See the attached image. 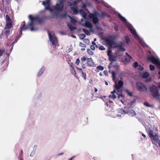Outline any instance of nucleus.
I'll list each match as a JSON object with an SVG mask.
<instances>
[{
    "label": "nucleus",
    "instance_id": "nucleus-15",
    "mask_svg": "<svg viewBox=\"0 0 160 160\" xmlns=\"http://www.w3.org/2000/svg\"><path fill=\"white\" fill-rule=\"evenodd\" d=\"M12 26V21L6 22L5 29H9L11 28Z\"/></svg>",
    "mask_w": 160,
    "mask_h": 160
},
{
    "label": "nucleus",
    "instance_id": "nucleus-56",
    "mask_svg": "<svg viewBox=\"0 0 160 160\" xmlns=\"http://www.w3.org/2000/svg\"><path fill=\"white\" fill-rule=\"evenodd\" d=\"M90 48L92 50H94L95 49V47L93 45H91L90 47Z\"/></svg>",
    "mask_w": 160,
    "mask_h": 160
},
{
    "label": "nucleus",
    "instance_id": "nucleus-7",
    "mask_svg": "<svg viewBox=\"0 0 160 160\" xmlns=\"http://www.w3.org/2000/svg\"><path fill=\"white\" fill-rule=\"evenodd\" d=\"M137 88L138 90L140 92H147V88L141 82H138L136 84Z\"/></svg>",
    "mask_w": 160,
    "mask_h": 160
},
{
    "label": "nucleus",
    "instance_id": "nucleus-40",
    "mask_svg": "<svg viewBox=\"0 0 160 160\" xmlns=\"http://www.w3.org/2000/svg\"><path fill=\"white\" fill-rule=\"evenodd\" d=\"M82 76L84 79H86V74L85 73L83 72L82 71H81Z\"/></svg>",
    "mask_w": 160,
    "mask_h": 160
},
{
    "label": "nucleus",
    "instance_id": "nucleus-55",
    "mask_svg": "<svg viewBox=\"0 0 160 160\" xmlns=\"http://www.w3.org/2000/svg\"><path fill=\"white\" fill-rule=\"evenodd\" d=\"M35 151H32L31 153L30 156H33L35 154Z\"/></svg>",
    "mask_w": 160,
    "mask_h": 160
},
{
    "label": "nucleus",
    "instance_id": "nucleus-4",
    "mask_svg": "<svg viewBox=\"0 0 160 160\" xmlns=\"http://www.w3.org/2000/svg\"><path fill=\"white\" fill-rule=\"evenodd\" d=\"M109 60L111 61V63H110V65L111 67H113V68H116L118 69L119 68V66L118 64H116L115 65H112V63L113 61H114L116 60V59L117 57V54L116 53H115L114 54H112L110 55V56H108Z\"/></svg>",
    "mask_w": 160,
    "mask_h": 160
},
{
    "label": "nucleus",
    "instance_id": "nucleus-16",
    "mask_svg": "<svg viewBox=\"0 0 160 160\" xmlns=\"http://www.w3.org/2000/svg\"><path fill=\"white\" fill-rule=\"evenodd\" d=\"M84 27L86 28H92V25L89 22L87 21L85 23Z\"/></svg>",
    "mask_w": 160,
    "mask_h": 160
},
{
    "label": "nucleus",
    "instance_id": "nucleus-46",
    "mask_svg": "<svg viewBox=\"0 0 160 160\" xmlns=\"http://www.w3.org/2000/svg\"><path fill=\"white\" fill-rule=\"evenodd\" d=\"M83 41L85 43H86L87 44H89V40L88 39H84Z\"/></svg>",
    "mask_w": 160,
    "mask_h": 160
},
{
    "label": "nucleus",
    "instance_id": "nucleus-27",
    "mask_svg": "<svg viewBox=\"0 0 160 160\" xmlns=\"http://www.w3.org/2000/svg\"><path fill=\"white\" fill-rule=\"evenodd\" d=\"M124 39L125 40L126 43L127 44H128L130 42V39L129 37L127 35H125L124 36Z\"/></svg>",
    "mask_w": 160,
    "mask_h": 160
},
{
    "label": "nucleus",
    "instance_id": "nucleus-1",
    "mask_svg": "<svg viewBox=\"0 0 160 160\" xmlns=\"http://www.w3.org/2000/svg\"><path fill=\"white\" fill-rule=\"evenodd\" d=\"M29 18L30 20V22H29L27 25L26 26V23L25 21L22 22L20 27L21 28V30L20 31V32L21 34H22V30H25L28 28L30 29L32 31L36 30V29L33 27L34 22L36 21H38L40 23H41L43 22L45 19L48 18V17L45 16L43 18H39L37 17H33L31 15H30L29 16Z\"/></svg>",
    "mask_w": 160,
    "mask_h": 160
},
{
    "label": "nucleus",
    "instance_id": "nucleus-10",
    "mask_svg": "<svg viewBox=\"0 0 160 160\" xmlns=\"http://www.w3.org/2000/svg\"><path fill=\"white\" fill-rule=\"evenodd\" d=\"M148 61H151L152 63L155 64H157L159 61L158 59L156 58L153 56L148 57Z\"/></svg>",
    "mask_w": 160,
    "mask_h": 160
},
{
    "label": "nucleus",
    "instance_id": "nucleus-54",
    "mask_svg": "<svg viewBox=\"0 0 160 160\" xmlns=\"http://www.w3.org/2000/svg\"><path fill=\"white\" fill-rule=\"evenodd\" d=\"M86 59V58L85 57H83L81 58V60L82 62H83Z\"/></svg>",
    "mask_w": 160,
    "mask_h": 160
},
{
    "label": "nucleus",
    "instance_id": "nucleus-11",
    "mask_svg": "<svg viewBox=\"0 0 160 160\" xmlns=\"http://www.w3.org/2000/svg\"><path fill=\"white\" fill-rule=\"evenodd\" d=\"M123 82L121 80H119L118 83L115 82L114 86L115 89L122 88L123 86Z\"/></svg>",
    "mask_w": 160,
    "mask_h": 160
},
{
    "label": "nucleus",
    "instance_id": "nucleus-28",
    "mask_svg": "<svg viewBox=\"0 0 160 160\" xmlns=\"http://www.w3.org/2000/svg\"><path fill=\"white\" fill-rule=\"evenodd\" d=\"M79 46L83 48H82L81 49V50L82 51H83L85 50L84 48H85L86 47V45L85 44L83 43H82L80 42L79 43Z\"/></svg>",
    "mask_w": 160,
    "mask_h": 160
},
{
    "label": "nucleus",
    "instance_id": "nucleus-33",
    "mask_svg": "<svg viewBox=\"0 0 160 160\" xmlns=\"http://www.w3.org/2000/svg\"><path fill=\"white\" fill-rule=\"evenodd\" d=\"M82 31L84 32L87 35H90V32L87 29H83Z\"/></svg>",
    "mask_w": 160,
    "mask_h": 160
},
{
    "label": "nucleus",
    "instance_id": "nucleus-63",
    "mask_svg": "<svg viewBox=\"0 0 160 160\" xmlns=\"http://www.w3.org/2000/svg\"><path fill=\"white\" fill-rule=\"evenodd\" d=\"M104 73L105 75H108V72L107 71H104Z\"/></svg>",
    "mask_w": 160,
    "mask_h": 160
},
{
    "label": "nucleus",
    "instance_id": "nucleus-22",
    "mask_svg": "<svg viewBox=\"0 0 160 160\" xmlns=\"http://www.w3.org/2000/svg\"><path fill=\"white\" fill-rule=\"evenodd\" d=\"M149 75V73L147 72H143L142 74V77L143 78H148Z\"/></svg>",
    "mask_w": 160,
    "mask_h": 160
},
{
    "label": "nucleus",
    "instance_id": "nucleus-29",
    "mask_svg": "<svg viewBox=\"0 0 160 160\" xmlns=\"http://www.w3.org/2000/svg\"><path fill=\"white\" fill-rule=\"evenodd\" d=\"M71 22L74 25H75L77 22V21L73 18L69 16Z\"/></svg>",
    "mask_w": 160,
    "mask_h": 160
},
{
    "label": "nucleus",
    "instance_id": "nucleus-24",
    "mask_svg": "<svg viewBox=\"0 0 160 160\" xmlns=\"http://www.w3.org/2000/svg\"><path fill=\"white\" fill-rule=\"evenodd\" d=\"M118 49L120 51H125L126 50L125 49L122 45H120L118 47Z\"/></svg>",
    "mask_w": 160,
    "mask_h": 160
},
{
    "label": "nucleus",
    "instance_id": "nucleus-6",
    "mask_svg": "<svg viewBox=\"0 0 160 160\" xmlns=\"http://www.w3.org/2000/svg\"><path fill=\"white\" fill-rule=\"evenodd\" d=\"M49 38L50 41L52 42V44L53 46H58V39L54 36H52L50 33L48 32Z\"/></svg>",
    "mask_w": 160,
    "mask_h": 160
},
{
    "label": "nucleus",
    "instance_id": "nucleus-49",
    "mask_svg": "<svg viewBox=\"0 0 160 160\" xmlns=\"http://www.w3.org/2000/svg\"><path fill=\"white\" fill-rule=\"evenodd\" d=\"M149 135L150 136L151 138H153L154 136H155V135H154L153 134L152 131H151L149 133Z\"/></svg>",
    "mask_w": 160,
    "mask_h": 160
},
{
    "label": "nucleus",
    "instance_id": "nucleus-36",
    "mask_svg": "<svg viewBox=\"0 0 160 160\" xmlns=\"http://www.w3.org/2000/svg\"><path fill=\"white\" fill-rule=\"evenodd\" d=\"M106 104L107 106H108L109 105V104H111V105H110V106H112L113 105V102L111 101H108V102H106Z\"/></svg>",
    "mask_w": 160,
    "mask_h": 160
},
{
    "label": "nucleus",
    "instance_id": "nucleus-44",
    "mask_svg": "<svg viewBox=\"0 0 160 160\" xmlns=\"http://www.w3.org/2000/svg\"><path fill=\"white\" fill-rule=\"evenodd\" d=\"M150 69L151 71L154 70L155 68L154 65H150L149 66Z\"/></svg>",
    "mask_w": 160,
    "mask_h": 160
},
{
    "label": "nucleus",
    "instance_id": "nucleus-53",
    "mask_svg": "<svg viewBox=\"0 0 160 160\" xmlns=\"http://www.w3.org/2000/svg\"><path fill=\"white\" fill-rule=\"evenodd\" d=\"M4 51V50H0V56H2Z\"/></svg>",
    "mask_w": 160,
    "mask_h": 160
},
{
    "label": "nucleus",
    "instance_id": "nucleus-48",
    "mask_svg": "<svg viewBox=\"0 0 160 160\" xmlns=\"http://www.w3.org/2000/svg\"><path fill=\"white\" fill-rule=\"evenodd\" d=\"M144 104L146 107H151V105H150L147 102H145L144 103Z\"/></svg>",
    "mask_w": 160,
    "mask_h": 160
},
{
    "label": "nucleus",
    "instance_id": "nucleus-58",
    "mask_svg": "<svg viewBox=\"0 0 160 160\" xmlns=\"http://www.w3.org/2000/svg\"><path fill=\"white\" fill-rule=\"evenodd\" d=\"M116 89H114L113 90V91H112L111 92V93H112V94H114L116 92Z\"/></svg>",
    "mask_w": 160,
    "mask_h": 160
},
{
    "label": "nucleus",
    "instance_id": "nucleus-42",
    "mask_svg": "<svg viewBox=\"0 0 160 160\" xmlns=\"http://www.w3.org/2000/svg\"><path fill=\"white\" fill-rule=\"evenodd\" d=\"M87 52L90 55H92L93 54V52H92L90 49H88Z\"/></svg>",
    "mask_w": 160,
    "mask_h": 160
},
{
    "label": "nucleus",
    "instance_id": "nucleus-18",
    "mask_svg": "<svg viewBox=\"0 0 160 160\" xmlns=\"http://www.w3.org/2000/svg\"><path fill=\"white\" fill-rule=\"evenodd\" d=\"M128 113L132 114V116H136V113L135 111L132 108H128Z\"/></svg>",
    "mask_w": 160,
    "mask_h": 160
},
{
    "label": "nucleus",
    "instance_id": "nucleus-30",
    "mask_svg": "<svg viewBox=\"0 0 160 160\" xmlns=\"http://www.w3.org/2000/svg\"><path fill=\"white\" fill-rule=\"evenodd\" d=\"M112 78L113 80L114 81L116 79V73L112 71Z\"/></svg>",
    "mask_w": 160,
    "mask_h": 160
},
{
    "label": "nucleus",
    "instance_id": "nucleus-43",
    "mask_svg": "<svg viewBox=\"0 0 160 160\" xmlns=\"http://www.w3.org/2000/svg\"><path fill=\"white\" fill-rule=\"evenodd\" d=\"M80 1H79V0H77V1H73L72 2V6H75L76 4H77V2H80Z\"/></svg>",
    "mask_w": 160,
    "mask_h": 160
},
{
    "label": "nucleus",
    "instance_id": "nucleus-5",
    "mask_svg": "<svg viewBox=\"0 0 160 160\" xmlns=\"http://www.w3.org/2000/svg\"><path fill=\"white\" fill-rule=\"evenodd\" d=\"M105 41L108 47L112 48L115 47L116 43L111 38H106Z\"/></svg>",
    "mask_w": 160,
    "mask_h": 160
},
{
    "label": "nucleus",
    "instance_id": "nucleus-2",
    "mask_svg": "<svg viewBox=\"0 0 160 160\" xmlns=\"http://www.w3.org/2000/svg\"><path fill=\"white\" fill-rule=\"evenodd\" d=\"M63 8V3L62 1H60L59 3L56 4V5L53 7V11H57L54 14L56 17L60 18H64L67 16V13H64L63 14H60L58 12H61L62 11Z\"/></svg>",
    "mask_w": 160,
    "mask_h": 160
},
{
    "label": "nucleus",
    "instance_id": "nucleus-12",
    "mask_svg": "<svg viewBox=\"0 0 160 160\" xmlns=\"http://www.w3.org/2000/svg\"><path fill=\"white\" fill-rule=\"evenodd\" d=\"M152 142L153 144L157 146V144L158 143L160 140L158 139V137L156 135L152 138Z\"/></svg>",
    "mask_w": 160,
    "mask_h": 160
},
{
    "label": "nucleus",
    "instance_id": "nucleus-23",
    "mask_svg": "<svg viewBox=\"0 0 160 160\" xmlns=\"http://www.w3.org/2000/svg\"><path fill=\"white\" fill-rule=\"evenodd\" d=\"M101 4H103L107 8H109L110 7V6L109 5L108 3L106 2L103 0H101Z\"/></svg>",
    "mask_w": 160,
    "mask_h": 160
},
{
    "label": "nucleus",
    "instance_id": "nucleus-57",
    "mask_svg": "<svg viewBox=\"0 0 160 160\" xmlns=\"http://www.w3.org/2000/svg\"><path fill=\"white\" fill-rule=\"evenodd\" d=\"M114 30L116 31H118V27L117 26H115L114 27Z\"/></svg>",
    "mask_w": 160,
    "mask_h": 160
},
{
    "label": "nucleus",
    "instance_id": "nucleus-3",
    "mask_svg": "<svg viewBox=\"0 0 160 160\" xmlns=\"http://www.w3.org/2000/svg\"><path fill=\"white\" fill-rule=\"evenodd\" d=\"M150 92L153 98L159 100L160 98V94L157 87L152 85L149 87Z\"/></svg>",
    "mask_w": 160,
    "mask_h": 160
},
{
    "label": "nucleus",
    "instance_id": "nucleus-13",
    "mask_svg": "<svg viewBox=\"0 0 160 160\" xmlns=\"http://www.w3.org/2000/svg\"><path fill=\"white\" fill-rule=\"evenodd\" d=\"M87 64L88 66H92L94 65V63L91 58L87 59Z\"/></svg>",
    "mask_w": 160,
    "mask_h": 160
},
{
    "label": "nucleus",
    "instance_id": "nucleus-26",
    "mask_svg": "<svg viewBox=\"0 0 160 160\" xmlns=\"http://www.w3.org/2000/svg\"><path fill=\"white\" fill-rule=\"evenodd\" d=\"M79 12L84 18H85L86 17V13L83 10H80Z\"/></svg>",
    "mask_w": 160,
    "mask_h": 160
},
{
    "label": "nucleus",
    "instance_id": "nucleus-39",
    "mask_svg": "<svg viewBox=\"0 0 160 160\" xmlns=\"http://www.w3.org/2000/svg\"><path fill=\"white\" fill-rule=\"evenodd\" d=\"M109 98H112L113 99H115L116 98V96L114 94H112V95H109Z\"/></svg>",
    "mask_w": 160,
    "mask_h": 160
},
{
    "label": "nucleus",
    "instance_id": "nucleus-32",
    "mask_svg": "<svg viewBox=\"0 0 160 160\" xmlns=\"http://www.w3.org/2000/svg\"><path fill=\"white\" fill-rule=\"evenodd\" d=\"M116 91H117V94H120V93H122V90L121 88H117L115 89Z\"/></svg>",
    "mask_w": 160,
    "mask_h": 160
},
{
    "label": "nucleus",
    "instance_id": "nucleus-25",
    "mask_svg": "<svg viewBox=\"0 0 160 160\" xmlns=\"http://www.w3.org/2000/svg\"><path fill=\"white\" fill-rule=\"evenodd\" d=\"M118 17L123 22H126V19L123 16H122L120 14H119Z\"/></svg>",
    "mask_w": 160,
    "mask_h": 160
},
{
    "label": "nucleus",
    "instance_id": "nucleus-35",
    "mask_svg": "<svg viewBox=\"0 0 160 160\" xmlns=\"http://www.w3.org/2000/svg\"><path fill=\"white\" fill-rule=\"evenodd\" d=\"M125 92L127 93L128 95L129 96L132 97V92H130L128 90L126 89L125 90Z\"/></svg>",
    "mask_w": 160,
    "mask_h": 160
},
{
    "label": "nucleus",
    "instance_id": "nucleus-8",
    "mask_svg": "<svg viewBox=\"0 0 160 160\" xmlns=\"http://www.w3.org/2000/svg\"><path fill=\"white\" fill-rule=\"evenodd\" d=\"M42 4L45 6L46 10H49L51 12L53 11V9L50 8V0H46V1H43Z\"/></svg>",
    "mask_w": 160,
    "mask_h": 160
},
{
    "label": "nucleus",
    "instance_id": "nucleus-59",
    "mask_svg": "<svg viewBox=\"0 0 160 160\" xmlns=\"http://www.w3.org/2000/svg\"><path fill=\"white\" fill-rule=\"evenodd\" d=\"M116 89H114L113 90V91H112L111 92V93H112V94H114L116 92Z\"/></svg>",
    "mask_w": 160,
    "mask_h": 160
},
{
    "label": "nucleus",
    "instance_id": "nucleus-60",
    "mask_svg": "<svg viewBox=\"0 0 160 160\" xmlns=\"http://www.w3.org/2000/svg\"><path fill=\"white\" fill-rule=\"evenodd\" d=\"M105 48L103 46H101V50H105Z\"/></svg>",
    "mask_w": 160,
    "mask_h": 160
},
{
    "label": "nucleus",
    "instance_id": "nucleus-37",
    "mask_svg": "<svg viewBox=\"0 0 160 160\" xmlns=\"http://www.w3.org/2000/svg\"><path fill=\"white\" fill-rule=\"evenodd\" d=\"M6 22L12 21L10 18L8 14L6 15Z\"/></svg>",
    "mask_w": 160,
    "mask_h": 160
},
{
    "label": "nucleus",
    "instance_id": "nucleus-17",
    "mask_svg": "<svg viewBox=\"0 0 160 160\" xmlns=\"http://www.w3.org/2000/svg\"><path fill=\"white\" fill-rule=\"evenodd\" d=\"M106 17L110 18V15L108 14L106 12H102L101 13V18H104Z\"/></svg>",
    "mask_w": 160,
    "mask_h": 160
},
{
    "label": "nucleus",
    "instance_id": "nucleus-9",
    "mask_svg": "<svg viewBox=\"0 0 160 160\" xmlns=\"http://www.w3.org/2000/svg\"><path fill=\"white\" fill-rule=\"evenodd\" d=\"M88 17L90 19L92 20L94 24H96L98 22L99 19L97 17L96 13H90L88 15Z\"/></svg>",
    "mask_w": 160,
    "mask_h": 160
},
{
    "label": "nucleus",
    "instance_id": "nucleus-41",
    "mask_svg": "<svg viewBox=\"0 0 160 160\" xmlns=\"http://www.w3.org/2000/svg\"><path fill=\"white\" fill-rule=\"evenodd\" d=\"M117 95H118V98L119 99H120L121 97L123 98H124V95L122 94V93Z\"/></svg>",
    "mask_w": 160,
    "mask_h": 160
},
{
    "label": "nucleus",
    "instance_id": "nucleus-51",
    "mask_svg": "<svg viewBox=\"0 0 160 160\" xmlns=\"http://www.w3.org/2000/svg\"><path fill=\"white\" fill-rule=\"evenodd\" d=\"M80 62V60L79 58H77L76 61L75 63L77 65H78Z\"/></svg>",
    "mask_w": 160,
    "mask_h": 160
},
{
    "label": "nucleus",
    "instance_id": "nucleus-61",
    "mask_svg": "<svg viewBox=\"0 0 160 160\" xmlns=\"http://www.w3.org/2000/svg\"><path fill=\"white\" fill-rule=\"evenodd\" d=\"M157 65L159 66V68H160V62L159 61L157 63Z\"/></svg>",
    "mask_w": 160,
    "mask_h": 160
},
{
    "label": "nucleus",
    "instance_id": "nucleus-64",
    "mask_svg": "<svg viewBox=\"0 0 160 160\" xmlns=\"http://www.w3.org/2000/svg\"><path fill=\"white\" fill-rule=\"evenodd\" d=\"M124 74V72H120V75H123Z\"/></svg>",
    "mask_w": 160,
    "mask_h": 160
},
{
    "label": "nucleus",
    "instance_id": "nucleus-31",
    "mask_svg": "<svg viewBox=\"0 0 160 160\" xmlns=\"http://www.w3.org/2000/svg\"><path fill=\"white\" fill-rule=\"evenodd\" d=\"M10 31L9 29H8V30H7L5 31L4 33L6 36V38H8V37L10 34Z\"/></svg>",
    "mask_w": 160,
    "mask_h": 160
},
{
    "label": "nucleus",
    "instance_id": "nucleus-52",
    "mask_svg": "<svg viewBox=\"0 0 160 160\" xmlns=\"http://www.w3.org/2000/svg\"><path fill=\"white\" fill-rule=\"evenodd\" d=\"M138 69L139 70H142L143 69V68L141 65H139L138 66Z\"/></svg>",
    "mask_w": 160,
    "mask_h": 160
},
{
    "label": "nucleus",
    "instance_id": "nucleus-14",
    "mask_svg": "<svg viewBox=\"0 0 160 160\" xmlns=\"http://www.w3.org/2000/svg\"><path fill=\"white\" fill-rule=\"evenodd\" d=\"M127 27L128 28V30L130 31L131 33H132L135 36L137 35L136 31L132 28V26L128 25Z\"/></svg>",
    "mask_w": 160,
    "mask_h": 160
},
{
    "label": "nucleus",
    "instance_id": "nucleus-45",
    "mask_svg": "<svg viewBox=\"0 0 160 160\" xmlns=\"http://www.w3.org/2000/svg\"><path fill=\"white\" fill-rule=\"evenodd\" d=\"M138 62H135L133 64V67L134 68H136L137 67H138Z\"/></svg>",
    "mask_w": 160,
    "mask_h": 160
},
{
    "label": "nucleus",
    "instance_id": "nucleus-50",
    "mask_svg": "<svg viewBox=\"0 0 160 160\" xmlns=\"http://www.w3.org/2000/svg\"><path fill=\"white\" fill-rule=\"evenodd\" d=\"M100 70V65L98 66L97 67L96 70H95V71L96 72H99Z\"/></svg>",
    "mask_w": 160,
    "mask_h": 160
},
{
    "label": "nucleus",
    "instance_id": "nucleus-21",
    "mask_svg": "<svg viewBox=\"0 0 160 160\" xmlns=\"http://www.w3.org/2000/svg\"><path fill=\"white\" fill-rule=\"evenodd\" d=\"M45 70V68L44 67H42L41 69H40V71L38 72V77H39L43 73V71Z\"/></svg>",
    "mask_w": 160,
    "mask_h": 160
},
{
    "label": "nucleus",
    "instance_id": "nucleus-38",
    "mask_svg": "<svg viewBox=\"0 0 160 160\" xmlns=\"http://www.w3.org/2000/svg\"><path fill=\"white\" fill-rule=\"evenodd\" d=\"M85 35L83 34H81L79 35L80 39L81 40H83L85 38Z\"/></svg>",
    "mask_w": 160,
    "mask_h": 160
},
{
    "label": "nucleus",
    "instance_id": "nucleus-47",
    "mask_svg": "<svg viewBox=\"0 0 160 160\" xmlns=\"http://www.w3.org/2000/svg\"><path fill=\"white\" fill-rule=\"evenodd\" d=\"M112 54V50L110 49H108V56Z\"/></svg>",
    "mask_w": 160,
    "mask_h": 160
},
{
    "label": "nucleus",
    "instance_id": "nucleus-34",
    "mask_svg": "<svg viewBox=\"0 0 160 160\" xmlns=\"http://www.w3.org/2000/svg\"><path fill=\"white\" fill-rule=\"evenodd\" d=\"M132 58V57L129 55H128L127 57H126V58L125 59V61L127 62L129 61Z\"/></svg>",
    "mask_w": 160,
    "mask_h": 160
},
{
    "label": "nucleus",
    "instance_id": "nucleus-19",
    "mask_svg": "<svg viewBox=\"0 0 160 160\" xmlns=\"http://www.w3.org/2000/svg\"><path fill=\"white\" fill-rule=\"evenodd\" d=\"M68 26L71 31L73 30L74 29H76V28L74 27L73 25L71 23H68Z\"/></svg>",
    "mask_w": 160,
    "mask_h": 160
},
{
    "label": "nucleus",
    "instance_id": "nucleus-62",
    "mask_svg": "<svg viewBox=\"0 0 160 160\" xmlns=\"http://www.w3.org/2000/svg\"><path fill=\"white\" fill-rule=\"evenodd\" d=\"M71 67L72 68V69H74V65L72 64L71 65Z\"/></svg>",
    "mask_w": 160,
    "mask_h": 160
},
{
    "label": "nucleus",
    "instance_id": "nucleus-20",
    "mask_svg": "<svg viewBox=\"0 0 160 160\" xmlns=\"http://www.w3.org/2000/svg\"><path fill=\"white\" fill-rule=\"evenodd\" d=\"M71 8L74 14H76L78 13V11L77 7H71Z\"/></svg>",
    "mask_w": 160,
    "mask_h": 160
}]
</instances>
